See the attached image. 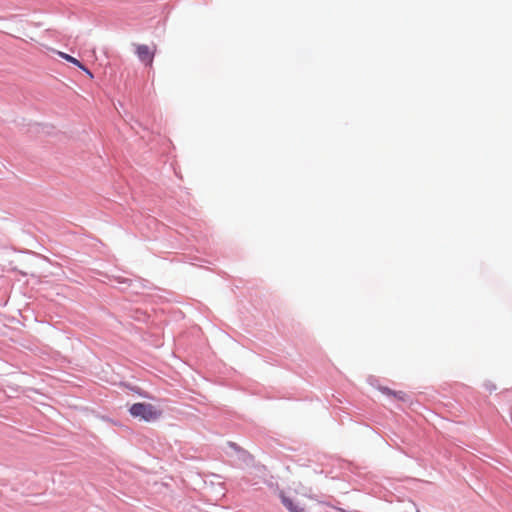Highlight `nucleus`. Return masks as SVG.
Returning <instances> with one entry per match:
<instances>
[{"instance_id": "1", "label": "nucleus", "mask_w": 512, "mask_h": 512, "mask_svg": "<svg viewBox=\"0 0 512 512\" xmlns=\"http://www.w3.org/2000/svg\"><path fill=\"white\" fill-rule=\"evenodd\" d=\"M130 414L146 422L154 421L161 416V411L150 403H135L129 409Z\"/></svg>"}, {"instance_id": "2", "label": "nucleus", "mask_w": 512, "mask_h": 512, "mask_svg": "<svg viewBox=\"0 0 512 512\" xmlns=\"http://www.w3.org/2000/svg\"><path fill=\"white\" fill-rule=\"evenodd\" d=\"M156 53V46H148V45H136V54L138 58L146 63L148 66H152L153 59Z\"/></svg>"}, {"instance_id": "3", "label": "nucleus", "mask_w": 512, "mask_h": 512, "mask_svg": "<svg viewBox=\"0 0 512 512\" xmlns=\"http://www.w3.org/2000/svg\"><path fill=\"white\" fill-rule=\"evenodd\" d=\"M282 502L290 512H303V509L298 508L291 499L285 496L282 497Z\"/></svg>"}, {"instance_id": "4", "label": "nucleus", "mask_w": 512, "mask_h": 512, "mask_svg": "<svg viewBox=\"0 0 512 512\" xmlns=\"http://www.w3.org/2000/svg\"><path fill=\"white\" fill-rule=\"evenodd\" d=\"M57 54L63 58L64 60L74 64L75 66L79 67V68H83V64L77 60L76 58L72 57L71 55L69 54H66L64 52H61V51H58Z\"/></svg>"}, {"instance_id": "5", "label": "nucleus", "mask_w": 512, "mask_h": 512, "mask_svg": "<svg viewBox=\"0 0 512 512\" xmlns=\"http://www.w3.org/2000/svg\"><path fill=\"white\" fill-rule=\"evenodd\" d=\"M393 396L401 401H405L407 399V395L402 391H399V392L394 391Z\"/></svg>"}, {"instance_id": "6", "label": "nucleus", "mask_w": 512, "mask_h": 512, "mask_svg": "<svg viewBox=\"0 0 512 512\" xmlns=\"http://www.w3.org/2000/svg\"><path fill=\"white\" fill-rule=\"evenodd\" d=\"M379 390L383 393V394H386V395H391L393 396V393L394 391H392L391 389H389L388 387H379Z\"/></svg>"}, {"instance_id": "7", "label": "nucleus", "mask_w": 512, "mask_h": 512, "mask_svg": "<svg viewBox=\"0 0 512 512\" xmlns=\"http://www.w3.org/2000/svg\"><path fill=\"white\" fill-rule=\"evenodd\" d=\"M80 69L83 70L90 78L94 77L92 72L89 69H87L84 65H83V68H80Z\"/></svg>"}, {"instance_id": "8", "label": "nucleus", "mask_w": 512, "mask_h": 512, "mask_svg": "<svg viewBox=\"0 0 512 512\" xmlns=\"http://www.w3.org/2000/svg\"><path fill=\"white\" fill-rule=\"evenodd\" d=\"M418 512H420V511H418Z\"/></svg>"}]
</instances>
